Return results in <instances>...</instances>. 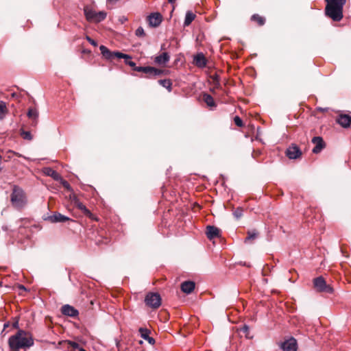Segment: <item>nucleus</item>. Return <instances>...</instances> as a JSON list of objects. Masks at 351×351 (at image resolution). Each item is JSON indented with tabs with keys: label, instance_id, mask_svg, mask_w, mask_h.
<instances>
[{
	"label": "nucleus",
	"instance_id": "f257e3e1",
	"mask_svg": "<svg viewBox=\"0 0 351 351\" xmlns=\"http://www.w3.org/2000/svg\"><path fill=\"white\" fill-rule=\"evenodd\" d=\"M8 344L12 351H18L19 349L32 347L34 345V339L31 333L19 330L9 338Z\"/></svg>",
	"mask_w": 351,
	"mask_h": 351
},
{
	"label": "nucleus",
	"instance_id": "f03ea898",
	"mask_svg": "<svg viewBox=\"0 0 351 351\" xmlns=\"http://www.w3.org/2000/svg\"><path fill=\"white\" fill-rule=\"evenodd\" d=\"M326 5L325 13L327 16L334 21H340L343 19V8L346 0H325Z\"/></svg>",
	"mask_w": 351,
	"mask_h": 351
},
{
	"label": "nucleus",
	"instance_id": "7ed1b4c3",
	"mask_svg": "<svg viewBox=\"0 0 351 351\" xmlns=\"http://www.w3.org/2000/svg\"><path fill=\"white\" fill-rule=\"evenodd\" d=\"M12 206L17 210H22L27 204V197L24 190L17 185H14L10 195Z\"/></svg>",
	"mask_w": 351,
	"mask_h": 351
},
{
	"label": "nucleus",
	"instance_id": "20e7f679",
	"mask_svg": "<svg viewBox=\"0 0 351 351\" xmlns=\"http://www.w3.org/2000/svg\"><path fill=\"white\" fill-rule=\"evenodd\" d=\"M99 49L102 56L106 60H112L114 58L131 59V56L119 51H111L106 46L101 45Z\"/></svg>",
	"mask_w": 351,
	"mask_h": 351
},
{
	"label": "nucleus",
	"instance_id": "39448f33",
	"mask_svg": "<svg viewBox=\"0 0 351 351\" xmlns=\"http://www.w3.org/2000/svg\"><path fill=\"white\" fill-rule=\"evenodd\" d=\"M313 286L318 292L327 293H332L333 292V288L330 285L326 284V280L322 276H319L313 280Z\"/></svg>",
	"mask_w": 351,
	"mask_h": 351
},
{
	"label": "nucleus",
	"instance_id": "423d86ee",
	"mask_svg": "<svg viewBox=\"0 0 351 351\" xmlns=\"http://www.w3.org/2000/svg\"><path fill=\"white\" fill-rule=\"evenodd\" d=\"M161 297L158 293H148L145 298V302L149 307L156 309L161 304Z\"/></svg>",
	"mask_w": 351,
	"mask_h": 351
},
{
	"label": "nucleus",
	"instance_id": "0eeeda50",
	"mask_svg": "<svg viewBox=\"0 0 351 351\" xmlns=\"http://www.w3.org/2000/svg\"><path fill=\"white\" fill-rule=\"evenodd\" d=\"M147 21L149 26L156 27L162 23V16L160 13L154 12L147 17Z\"/></svg>",
	"mask_w": 351,
	"mask_h": 351
},
{
	"label": "nucleus",
	"instance_id": "6e6552de",
	"mask_svg": "<svg viewBox=\"0 0 351 351\" xmlns=\"http://www.w3.org/2000/svg\"><path fill=\"white\" fill-rule=\"evenodd\" d=\"M336 121L343 128H348L351 125V114L341 113Z\"/></svg>",
	"mask_w": 351,
	"mask_h": 351
},
{
	"label": "nucleus",
	"instance_id": "1a4fd4ad",
	"mask_svg": "<svg viewBox=\"0 0 351 351\" xmlns=\"http://www.w3.org/2000/svg\"><path fill=\"white\" fill-rule=\"evenodd\" d=\"M286 154L290 159H296L300 157L302 152L300 148L293 144L287 149Z\"/></svg>",
	"mask_w": 351,
	"mask_h": 351
},
{
	"label": "nucleus",
	"instance_id": "9d476101",
	"mask_svg": "<svg viewBox=\"0 0 351 351\" xmlns=\"http://www.w3.org/2000/svg\"><path fill=\"white\" fill-rule=\"evenodd\" d=\"M281 348L283 351H296L297 341L294 338H290L282 343Z\"/></svg>",
	"mask_w": 351,
	"mask_h": 351
},
{
	"label": "nucleus",
	"instance_id": "9b49d317",
	"mask_svg": "<svg viewBox=\"0 0 351 351\" xmlns=\"http://www.w3.org/2000/svg\"><path fill=\"white\" fill-rule=\"evenodd\" d=\"M312 143L315 145V147L313 149V152L314 154L319 153L325 147V143L323 141V138L320 136L313 137L312 139Z\"/></svg>",
	"mask_w": 351,
	"mask_h": 351
},
{
	"label": "nucleus",
	"instance_id": "f8f14e48",
	"mask_svg": "<svg viewBox=\"0 0 351 351\" xmlns=\"http://www.w3.org/2000/svg\"><path fill=\"white\" fill-rule=\"evenodd\" d=\"M193 63L199 68H204L206 66L207 60L202 53H199L194 56Z\"/></svg>",
	"mask_w": 351,
	"mask_h": 351
},
{
	"label": "nucleus",
	"instance_id": "ddd939ff",
	"mask_svg": "<svg viewBox=\"0 0 351 351\" xmlns=\"http://www.w3.org/2000/svg\"><path fill=\"white\" fill-rule=\"evenodd\" d=\"M61 312L63 315L72 317H76L78 315V311L69 304L62 306L61 308Z\"/></svg>",
	"mask_w": 351,
	"mask_h": 351
},
{
	"label": "nucleus",
	"instance_id": "4468645a",
	"mask_svg": "<svg viewBox=\"0 0 351 351\" xmlns=\"http://www.w3.org/2000/svg\"><path fill=\"white\" fill-rule=\"evenodd\" d=\"M170 60V56L167 52H163L154 58V62L157 64L162 65L167 63Z\"/></svg>",
	"mask_w": 351,
	"mask_h": 351
},
{
	"label": "nucleus",
	"instance_id": "2eb2a0df",
	"mask_svg": "<svg viewBox=\"0 0 351 351\" xmlns=\"http://www.w3.org/2000/svg\"><path fill=\"white\" fill-rule=\"evenodd\" d=\"M206 236L210 240L219 237L220 236V230L215 226H208L206 228Z\"/></svg>",
	"mask_w": 351,
	"mask_h": 351
},
{
	"label": "nucleus",
	"instance_id": "dca6fc26",
	"mask_svg": "<svg viewBox=\"0 0 351 351\" xmlns=\"http://www.w3.org/2000/svg\"><path fill=\"white\" fill-rule=\"evenodd\" d=\"M195 286V285L193 281H185L181 284V290L189 294L194 290Z\"/></svg>",
	"mask_w": 351,
	"mask_h": 351
},
{
	"label": "nucleus",
	"instance_id": "f3484780",
	"mask_svg": "<svg viewBox=\"0 0 351 351\" xmlns=\"http://www.w3.org/2000/svg\"><path fill=\"white\" fill-rule=\"evenodd\" d=\"M49 220L52 223H57L69 221L70 219L60 213H55L54 215L49 217Z\"/></svg>",
	"mask_w": 351,
	"mask_h": 351
},
{
	"label": "nucleus",
	"instance_id": "a211bd4d",
	"mask_svg": "<svg viewBox=\"0 0 351 351\" xmlns=\"http://www.w3.org/2000/svg\"><path fill=\"white\" fill-rule=\"evenodd\" d=\"M250 21L258 26H263L265 25L266 19L258 14H254L251 16Z\"/></svg>",
	"mask_w": 351,
	"mask_h": 351
},
{
	"label": "nucleus",
	"instance_id": "6ab92c4d",
	"mask_svg": "<svg viewBox=\"0 0 351 351\" xmlns=\"http://www.w3.org/2000/svg\"><path fill=\"white\" fill-rule=\"evenodd\" d=\"M149 77H156L160 75L163 73V71L152 66H147V71L145 73Z\"/></svg>",
	"mask_w": 351,
	"mask_h": 351
},
{
	"label": "nucleus",
	"instance_id": "aec40b11",
	"mask_svg": "<svg viewBox=\"0 0 351 351\" xmlns=\"http://www.w3.org/2000/svg\"><path fill=\"white\" fill-rule=\"evenodd\" d=\"M9 110L5 101L0 100V120H3L8 114Z\"/></svg>",
	"mask_w": 351,
	"mask_h": 351
},
{
	"label": "nucleus",
	"instance_id": "412c9836",
	"mask_svg": "<svg viewBox=\"0 0 351 351\" xmlns=\"http://www.w3.org/2000/svg\"><path fill=\"white\" fill-rule=\"evenodd\" d=\"M75 204H76V207L77 208H79L80 210H82L86 216H87L91 219L93 218V214L90 213V211L88 209L86 208V207L84 204H83L82 202H80L79 201L76 202Z\"/></svg>",
	"mask_w": 351,
	"mask_h": 351
},
{
	"label": "nucleus",
	"instance_id": "4be33fe9",
	"mask_svg": "<svg viewBox=\"0 0 351 351\" xmlns=\"http://www.w3.org/2000/svg\"><path fill=\"white\" fill-rule=\"evenodd\" d=\"M203 100L207 104V106L209 107L213 108V107L216 106V104L214 101L213 97L209 94H207V93L204 94L203 95Z\"/></svg>",
	"mask_w": 351,
	"mask_h": 351
},
{
	"label": "nucleus",
	"instance_id": "5701e85b",
	"mask_svg": "<svg viewBox=\"0 0 351 351\" xmlns=\"http://www.w3.org/2000/svg\"><path fill=\"white\" fill-rule=\"evenodd\" d=\"M195 14L191 11H188L186 13L185 19L184 22V26H189L192 21L195 19Z\"/></svg>",
	"mask_w": 351,
	"mask_h": 351
},
{
	"label": "nucleus",
	"instance_id": "b1692460",
	"mask_svg": "<svg viewBox=\"0 0 351 351\" xmlns=\"http://www.w3.org/2000/svg\"><path fill=\"white\" fill-rule=\"evenodd\" d=\"M84 11L86 19L88 21H93L96 12L88 7L84 8Z\"/></svg>",
	"mask_w": 351,
	"mask_h": 351
},
{
	"label": "nucleus",
	"instance_id": "393cba45",
	"mask_svg": "<svg viewBox=\"0 0 351 351\" xmlns=\"http://www.w3.org/2000/svg\"><path fill=\"white\" fill-rule=\"evenodd\" d=\"M27 116L29 119L35 121V124L37 123V119L38 117V112L36 108H29L27 112Z\"/></svg>",
	"mask_w": 351,
	"mask_h": 351
},
{
	"label": "nucleus",
	"instance_id": "a878e982",
	"mask_svg": "<svg viewBox=\"0 0 351 351\" xmlns=\"http://www.w3.org/2000/svg\"><path fill=\"white\" fill-rule=\"evenodd\" d=\"M158 82L161 86L167 88L169 92L171 91L172 82L170 80H160Z\"/></svg>",
	"mask_w": 351,
	"mask_h": 351
},
{
	"label": "nucleus",
	"instance_id": "bb28decb",
	"mask_svg": "<svg viewBox=\"0 0 351 351\" xmlns=\"http://www.w3.org/2000/svg\"><path fill=\"white\" fill-rule=\"evenodd\" d=\"M106 17V13L105 12H96L95 14V17L93 21L94 22H100L104 20Z\"/></svg>",
	"mask_w": 351,
	"mask_h": 351
},
{
	"label": "nucleus",
	"instance_id": "cd10ccee",
	"mask_svg": "<svg viewBox=\"0 0 351 351\" xmlns=\"http://www.w3.org/2000/svg\"><path fill=\"white\" fill-rule=\"evenodd\" d=\"M138 331H139V333L141 335V337L143 339L146 340L149 337L150 330H148L147 328H140Z\"/></svg>",
	"mask_w": 351,
	"mask_h": 351
},
{
	"label": "nucleus",
	"instance_id": "c85d7f7f",
	"mask_svg": "<svg viewBox=\"0 0 351 351\" xmlns=\"http://www.w3.org/2000/svg\"><path fill=\"white\" fill-rule=\"evenodd\" d=\"M47 173L49 175V176H51L53 179L56 180H58L59 179H61L60 178V176L59 175V173L54 171L53 169H47Z\"/></svg>",
	"mask_w": 351,
	"mask_h": 351
},
{
	"label": "nucleus",
	"instance_id": "c756f323",
	"mask_svg": "<svg viewBox=\"0 0 351 351\" xmlns=\"http://www.w3.org/2000/svg\"><path fill=\"white\" fill-rule=\"evenodd\" d=\"M14 156H19V157H21V155L19 154V153H16L14 151H12V150H8L7 152H6V154H5V157L6 158L8 159H11L14 157Z\"/></svg>",
	"mask_w": 351,
	"mask_h": 351
},
{
	"label": "nucleus",
	"instance_id": "7c9ffc66",
	"mask_svg": "<svg viewBox=\"0 0 351 351\" xmlns=\"http://www.w3.org/2000/svg\"><path fill=\"white\" fill-rule=\"evenodd\" d=\"M257 237V232L255 231H249L247 232V237L245 239V242L250 240L254 239Z\"/></svg>",
	"mask_w": 351,
	"mask_h": 351
},
{
	"label": "nucleus",
	"instance_id": "2f4dec72",
	"mask_svg": "<svg viewBox=\"0 0 351 351\" xmlns=\"http://www.w3.org/2000/svg\"><path fill=\"white\" fill-rule=\"evenodd\" d=\"M243 208L241 207H239L235 209V210L233 213V215L237 219H239L243 215Z\"/></svg>",
	"mask_w": 351,
	"mask_h": 351
},
{
	"label": "nucleus",
	"instance_id": "473e14b6",
	"mask_svg": "<svg viewBox=\"0 0 351 351\" xmlns=\"http://www.w3.org/2000/svg\"><path fill=\"white\" fill-rule=\"evenodd\" d=\"M21 135L24 139L32 140V138L30 132L28 131H22Z\"/></svg>",
	"mask_w": 351,
	"mask_h": 351
},
{
	"label": "nucleus",
	"instance_id": "72a5a7b5",
	"mask_svg": "<svg viewBox=\"0 0 351 351\" xmlns=\"http://www.w3.org/2000/svg\"><path fill=\"white\" fill-rule=\"evenodd\" d=\"M234 122L238 127H242L243 125V121L239 116L234 117Z\"/></svg>",
	"mask_w": 351,
	"mask_h": 351
},
{
	"label": "nucleus",
	"instance_id": "f704fd0d",
	"mask_svg": "<svg viewBox=\"0 0 351 351\" xmlns=\"http://www.w3.org/2000/svg\"><path fill=\"white\" fill-rule=\"evenodd\" d=\"M135 34H136V36H137L138 37H143L145 35L144 29L141 27H139L138 28H137V29L136 30Z\"/></svg>",
	"mask_w": 351,
	"mask_h": 351
},
{
	"label": "nucleus",
	"instance_id": "c9c22d12",
	"mask_svg": "<svg viewBox=\"0 0 351 351\" xmlns=\"http://www.w3.org/2000/svg\"><path fill=\"white\" fill-rule=\"evenodd\" d=\"M68 344L69 347L73 350L78 349L80 350V348H81L79 344L75 341H68Z\"/></svg>",
	"mask_w": 351,
	"mask_h": 351
},
{
	"label": "nucleus",
	"instance_id": "e433bc0d",
	"mask_svg": "<svg viewBox=\"0 0 351 351\" xmlns=\"http://www.w3.org/2000/svg\"><path fill=\"white\" fill-rule=\"evenodd\" d=\"M241 332H242L243 334H245V335L247 338H250V337L249 335V327L247 326H246V325L243 326L241 328Z\"/></svg>",
	"mask_w": 351,
	"mask_h": 351
},
{
	"label": "nucleus",
	"instance_id": "4c0bfd02",
	"mask_svg": "<svg viewBox=\"0 0 351 351\" xmlns=\"http://www.w3.org/2000/svg\"><path fill=\"white\" fill-rule=\"evenodd\" d=\"M125 63L131 66L134 70V67L136 66L135 62L130 60V59H125Z\"/></svg>",
	"mask_w": 351,
	"mask_h": 351
},
{
	"label": "nucleus",
	"instance_id": "58836bf2",
	"mask_svg": "<svg viewBox=\"0 0 351 351\" xmlns=\"http://www.w3.org/2000/svg\"><path fill=\"white\" fill-rule=\"evenodd\" d=\"M61 183L64 189H66L69 191L71 190V186L67 181L61 179Z\"/></svg>",
	"mask_w": 351,
	"mask_h": 351
},
{
	"label": "nucleus",
	"instance_id": "ea45409f",
	"mask_svg": "<svg viewBox=\"0 0 351 351\" xmlns=\"http://www.w3.org/2000/svg\"><path fill=\"white\" fill-rule=\"evenodd\" d=\"M147 66H136L134 67V71L138 72H143L145 73L147 71Z\"/></svg>",
	"mask_w": 351,
	"mask_h": 351
},
{
	"label": "nucleus",
	"instance_id": "a19ab883",
	"mask_svg": "<svg viewBox=\"0 0 351 351\" xmlns=\"http://www.w3.org/2000/svg\"><path fill=\"white\" fill-rule=\"evenodd\" d=\"M86 39L89 42L90 44H91L93 46H97V43L93 39H92L90 36H86Z\"/></svg>",
	"mask_w": 351,
	"mask_h": 351
},
{
	"label": "nucleus",
	"instance_id": "79ce46f5",
	"mask_svg": "<svg viewBox=\"0 0 351 351\" xmlns=\"http://www.w3.org/2000/svg\"><path fill=\"white\" fill-rule=\"evenodd\" d=\"M81 52L84 55H89L90 56L91 54V51L89 49H83Z\"/></svg>",
	"mask_w": 351,
	"mask_h": 351
},
{
	"label": "nucleus",
	"instance_id": "37998d69",
	"mask_svg": "<svg viewBox=\"0 0 351 351\" xmlns=\"http://www.w3.org/2000/svg\"><path fill=\"white\" fill-rule=\"evenodd\" d=\"M149 343H150L151 345H154L155 343V340L154 338L151 337H149L148 339H146Z\"/></svg>",
	"mask_w": 351,
	"mask_h": 351
},
{
	"label": "nucleus",
	"instance_id": "c03bdc74",
	"mask_svg": "<svg viewBox=\"0 0 351 351\" xmlns=\"http://www.w3.org/2000/svg\"><path fill=\"white\" fill-rule=\"evenodd\" d=\"M19 288L21 289H25V287L23 286V285H20Z\"/></svg>",
	"mask_w": 351,
	"mask_h": 351
},
{
	"label": "nucleus",
	"instance_id": "a18cd8bd",
	"mask_svg": "<svg viewBox=\"0 0 351 351\" xmlns=\"http://www.w3.org/2000/svg\"><path fill=\"white\" fill-rule=\"evenodd\" d=\"M168 1H169V2H170V3H173V2H175V1H176V0H168Z\"/></svg>",
	"mask_w": 351,
	"mask_h": 351
},
{
	"label": "nucleus",
	"instance_id": "49530a36",
	"mask_svg": "<svg viewBox=\"0 0 351 351\" xmlns=\"http://www.w3.org/2000/svg\"><path fill=\"white\" fill-rule=\"evenodd\" d=\"M17 325H18V322H16L14 324V327H17Z\"/></svg>",
	"mask_w": 351,
	"mask_h": 351
}]
</instances>
